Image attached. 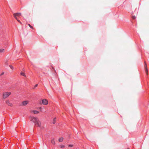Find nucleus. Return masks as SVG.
I'll use <instances>...</instances> for the list:
<instances>
[{
	"mask_svg": "<svg viewBox=\"0 0 149 149\" xmlns=\"http://www.w3.org/2000/svg\"><path fill=\"white\" fill-rule=\"evenodd\" d=\"M6 103L7 104L10 106H12V104L11 103H9L8 101L6 102Z\"/></svg>",
	"mask_w": 149,
	"mask_h": 149,
	"instance_id": "nucleus-8",
	"label": "nucleus"
},
{
	"mask_svg": "<svg viewBox=\"0 0 149 149\" xmlns=\"http://www.w3.org/2000/svg\"><path fill=\"white\" fill-rule=\"evenodd\" d=\"M11 93L10 92H6L4 93L3 94V98H5L7 97Z\"/></svg>",
	"mask_w": 149,
	"mask_h": 149,
	"instance_id": "nucleus-3",
	"label": "nucleus"
},
{
	"mask_svg": "<svg viewBox=\"0 0 149 149\" xmlns=\"http://www.w3.org/2000/svg\"><path fill=\"white\" fill-rule=\"evenodd\" d=\"M9 66L10 68L12 69H13V66H12V65H9Z\"/></svg>",
	"mask_w": 149,
	"mask_h": 149,
	"instance_id": "nucleus-14",
	"label": "nucleus"
},
{
	"mask_svg": "<svg viewBox=\"0 0 149 149\" xmlns=\"http://www.w3.org/2000/svg\"><path fill=\"white\" fill-rule=\"evenodd\" d=\"M4 49H0V53H2V52H4Z\"/></svg>",
	"mask_w": 149,
	"mask_h": 149,
	"instance_id": "nucleus-9",
	"label": "nucleus"
},
{
	"mask_svg": "<svg viewBox=\"0 0 149 149\" xmlns=\"http://www.w3.org/2000/svg\"><path fill=\"white\" fill-rule=\"evenodd\" d=\"M28 25H29V27H30V28H32V26H31V25H30V24H28Z\"/></svg>",
	"mask_w": 149,
	"mask_h": 149,
	"instance_id": "nucleus-17",
	"label": "nucleus"
},
{
	"mask_svg": "<svg viewBox=\"0 0 149 149\" xmlns=\"http://www.w3.org/2000/svg\"><path fill=\"white\" fill-rule=\"evenodd\" d=\"M147 66L146 64H145V72L147 74L148 73V70L147 68Z\"/></svg>",
	"mask_w": 149,
	"mask_h": 149,
	"instance_id": "nucleus-6",
	"label": "nucleus"
},
{
	"mask_svg": "<svg viewBox=\"0 0 149 149\" xmlns=\"http://www.w3.org/2000/svg\"><path fill=\"white\" fill-rule=\"evenodd\" d=\"M73 146L71 144H70V145H69L68 146H69V147H72V146Z\"/></svg>",
	"mask_w": 149,
	"mask_h": 149,
	"instance_id": "nucleus-16",
	"label": "nucleus"
},
{
	"mask_svg": "<svg viewBox=\"0 0 149 149\" xmlns=\"http://www.w3.org/2000/svg\"><path fill=\"white\" fill-rule=\"evenodd\" d=\"M65 146L64 145H61V147L62 148H63L65 147Z\"/></svg>",
	"mask_w": 149,
	"mask_h": 149,
	"instance_id": "nucleus-15",
	"label": "nucleus"
},
{
	"mask_svg": "<svg viewBox=\"0 0 149 149\" xmlns=\"http://www.w3.org/2000/svg\"><path fill=\"white\" fill-rule=\"evenodd\" d=\"M56 120V118H55L53 120V123L54 124L55 123Z\"/></svg>",
	"mask_w": 149,
	"mask_h": 149,
	"instance_id": "nucleus-11",
	"label": "nucleus"
},
{
	"mask_svg": "<svg viewBox=\"0 0 149 149\" xmlns=\"http://www.w3.org/2000/svg\"><path fill=\"white\" fill-rule=\"evenodd\" d=\"M38 85V84H36L35 86V87H34V88L36 87Z\"/></svg>",
	"mask_w": 149,
	"mask_h": 149,
	"instance_id": "nucleus-19",
	"label": "nucleus"
},
{
	"mask_svg": "<svg viewBox=\"0 0 149 149\" xmlns=\"http://www.w3.org/2000/svg\"><path fill=\"white\" fill-rule=\"evenodd\" d=\"M21 15V14L20 13H14L13 14L14 16V17L17 20V21L20 23H21V22L20 21L17 19V17H19Z\"/></svg>",
	"mask_w": 149,
	"mask_h": 149,
	"instance_id": "nucleus-2",
	"label": "nucleus"
},
{
	"mask_svg": "<svg viewBox=\"0 0 149 149\" xmlns=\"http://www.w3.org/2000/svg\"><path fill=\"white\" fill-rule=\"evenodd\" d=\"M20 74L26 77V75L24 73V72H21L20 73Z\"/></svg>",
	"mask_w": 149,
	"mask_h": 149,
	"instance_id": "nucleus-12",
	"label": "nucleus"
},
{
	"mask_svg": "<svg viewBox=\"0 0 149 149\" xmlns=\"http://www.w3.org/2000/svg\"><path fill=\"white\" fill-rule=\"evenodd\" d=\"M42 103L44 105H47L48 104L47 100L46 99H43L42 100Z\"/></svg>",
	"mask_w": 149,
	"mask_h": 149,
	"instance_id": "nucleus-4",
	"label": "nucleus"
},
{
	"mask_svg": "<svg viewBox=\"0 0 149 149\" xmlns=\"http://www.w3.org/2000/svg\"><path fill=\"white\" fill-rule=\"evenodd\" d=\"M63 137H61L58 140L59 142H61L63 141Z\"/></svg>",
	"mask_w": 149,
	"mask_h": 149,
	"instance_id": "nucleus-7",
	"label": "nucleus"
},
{
	"mask_svg": "<svg viewBox=\"0 0 149 149\" xmlns=\"http://www.w3.org/2000/svg\"><path fill=\"white\" fill-rule=\"evenodd\" d=\"M28 104V101H24L23 102L22 104L23 105H26Z\"/></svg>",
	"mask_w": 149,
	"mask_h": 149,
	"instance_id": "nucleus-5",
	"label": "nucleus"
},
{
	"mask_svg": "<svg viewBox=\"0 0 149 149\" xmlns=\"http://www.w3.org/2000/svg\"><path fill=\"white\" fill-rule=\"evenodd\" d=\"M31 120L33 122L35 125L37 127H40V121L38 118L34 117H31Z\"/></svg>",
	"mask_w": 149,
	"mask_h": 149,
	"instance_id": "nucleus-1",
	"label": "nucleus"
},
{
	"mask_svg": "<svg viewBox=\"0 0 149 149\" xmlns=\"http://www.w3.org/2000/svg\"><path fill=\"white\" fill-rule=\"evenodd\" d=\"M132 18H133V19H135V16H132Z\"/></svg>",
	"mask_w": 149,
	"mask_h": 149,
	"instance_id": "nucleus-18",
	"label": "nucleus"
},
{
	"mask_svg": "<svg viewBox=\"0 0 149 149\" xmlns=\"http://www.w3.org/2000/svg\"><path fill=\"white\" fill-rule=\"evenodd\" d=\"M4 74V73L3 72H2L1 74V75H2L3 74Z\"/></svg>",
	"mask_w": 149,
	"mask_h": 149,
	"instance_id": "nucleus-20",
	"label": "nucleus"
},
{
	"mask_svg": "<svg viewBox=\"0 0 149 149\" xmlns=\"http://www.w3.org/2000/svg\"><path fill=\"white\" fill-rule=\"evenodd\" d=\"M51 143L52 144H55V141L54 139L51 140Z\"/></svg>",
	"mask_w": 149,
	"mask_h": 149,
	"instance_id": "nucleus-13",
	"label": "nucleus"
},
{
	"mask_svg": "<svg viewBox=\"0 0 149 149\" xmlns=\"http://www.w3.org/2000/svg\"><path fill=\"white\" fill-rule=\"evenodd\" d=\"M39 113V112L37 111L34 110L33 111V113L34 114H37V113Z\"/></svg>",
	"mask_w": 149,
	"mask_h": 149,
	"instance_id": "nucleus-10",
	"label": "nucleus"
}]
</instances>
